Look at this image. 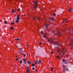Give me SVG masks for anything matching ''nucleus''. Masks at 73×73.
<instances>
[{
  "label": "nucleus",
  "instance_id": "f257e3e1",
  "mask_svg": "<svg viewBox=\"0 0 73 73\" xmlns=\"http://www.w3.org/2000/svg\"><path fill=\"white\" fill-rule=\"evenodd\" d=\"M33 3H36V4L35 6H34V9H37V5H38V2H37L36 1H33Z\"/></svg>",
  "mask_w": 73,
  "mask_h": 73
},
{
  "label": "nucleus",
  "instance_id": "f03ea898",
  "mask_svg": "<svg viewBox=\"0 0 73 73\" xmlns=\"http://www.w3.org/2000/svg\"><path fill=\"white\" fill-rule=\"evenodd\" d=\"M19 49L21 53H23V50L20 48H19Z\"/></svg>",
  "mask_w": 73,
  "mask_h": 73
},
{
  "label": "nucleus",
  "instance_id": "7ed1b4c3",
  "mask_svg": "<svg viewBox=\"0 0 73 73\" xmlns=\"http://www.w3.org/2000/svg\"><path fill=\"white\" fill-rule=\"evenodd\" d=\"M17 20H20V17L19 16V15H18L17 16Z\"/></svg>",
  "mask_w": 73,
  "mask_h": 73
},
{
  "label": "nucleus",
  "instance_id": "20e7f679",
  "mask_svg": "<svg viewBox=\"0 0 73 73\" xmlns=\"http://www.w3.org/2000/svg\"><path fill=\"white\" fill-rule=\"evenodd\" d=\"M62 54H65V51H64V49H63Z\"/></svg>",
  "mask_w": 73,
  "mask_h": 73
},
{
  "label": "nucleus",
  "instance_id": "39448f33",
  "mask_svg": "<svg viewBox=\"0 0 73 73\" xmlns=\"http://www.w3.org/2000/svg\"><path fill=\"white\" fill-rule=\"evenodd\" d=\"M68 11H69L70 12H72L73 11V9H69Z\"/></svg>",
  "mask_w": 73,
  "mask_h": 73
},
{
  "label": "nucleus",
  "instance_id": "423d86ee",
  "mask_svg": "<svg viewBox=\"0 0 73 73\" xmlns=\"http://www.w3.org/2000/svg\"><path fill=\"white\" fill-rule=\"evenodd\" d=\"M46 29H47L48 28V27L49 26V25H47L46 24Z\"/></svg>",
  "mask_w": 73,
  "mask_h": 73
},
{
  "label": "nucleus",
  "instance_id": "0eeeda50",
  "mask_svg": "<svg viewBox=\"0 0 73 73\" xmlns=\"http://www.w3.org/2000/svg\"><path fill=\"white\" fill-rule=\"evenodd\" d=\"M30 72V70H29V69H27V73H29V72Z\"/></svg>",
  "mask_w": 73,
  "mask_h": 73
},
{
  "label": "nucleus",
  "instance_id": "6e6552de",
  "mask_svg": "<svg viewBox=\"0 0 73 73\" xmlns=\"http://www.w3.org/2000/svg\"><path fill=\"white\" fill-rule=\"evenodd\" d=\"M27 62H28V64H31V62H30V61L28 60L27 61Z\"/></svg>",
  "mask_w": 73,
  "mask_h": 73
},
{
  "label": "nucleus",
  "instance_id": "1a4fd4ad",
  "mask_svg": "<svg viewBox=\"0 0 73 73\" xmlns=\"http://www.w3.org/2000/svg\"><path fill=\"white\" fill-rule=\"evenodd\" d=\"M52 42H53V40H52V39H51V40H50V44H52Z\"/></svg>",
  "mask_w": 73,
  "mask_h": 73
},
{
  "label": "nucleus",
  "instance_id": "9d476101",
  "mask_svg": "<svg viewBox=\"0 0 73 73\" xmlns=\"http://www.w3.org/2000/svg\"><path fill=\"white\" fill-rule=\"evenodd\" d=\"M55 45H57V47H58V43H55Z\"/></svg>",
  "mask_w": 73,
  "mask_h": 73
},
{
  "label": "nucleus",
  "instance_id": "9b49d317",
  "mask_svg": "<svg viewBox=\"0 0 73 73\" xmlns=\"http://www.w3.org/2000/svg\"><path fill=\"white\" fill-rule=\"evenodd\" d=\"M53 68L52 67H51V70L52 72H53Z\"/></svg>",
  "mask_w": 73,
  "mask_h": 73
},
{
  "label": "nucleus",
  "instance_id": "f8f14e48",
  "mask_svg": "<svg viewBox=\"0 0 73 73\" xmlns=\"http://www.w3.org/2000/svg\"><path fill=\"white\" fill-rule=\"evenodd\" d=\"M25 56H26V54H23V57H25Z\"/></svg>",
  "mask_w": 73,
  "mask_h": 73
},
{
  "label": "nucleus",
  "instance_id": "ddd939ff",
  "mask_svg": "<svg viewBox=\"0 0 73 73\" xmlns=\"http://www.w3.org/2000/svg\"><path fill=\"white\" fill-rule=\"evenodd\" d=\"M15 40H17V41H19V40H20V39L18 38L17 39L15 38Z\"/></svg>",
  "mask_w": 73,
  "mask_h": 73
},
{
  "label": "nucleus",
  "instance_id": "4468645a",
  "mask_svg": "<svg viewBox=\"0 0 73 73\" xmlns=\"http://www.w3.org/2000/svg\"><path fill=\"white\" fill-rule=\"evenodd\" d=\"M15 12V11H14L13 10H12L11 11L12 13H13V12Z\"/></svg>",
  "mask_w": 73,
  "mask_h": 73
},
{
  "label": "nucleus",
  "instance_id": "2eb2a0df",
  "mask_svg": "<svg viewBox=\"0 0 73 73\" xmlns=\"http://www.w3.org/2000/svg\"><path fill=\"white\" fill-rule=\"evenodd\" d=\"M32 66H35V64H31Z\"/></svg>",
  "mask_w": 73,
  "mask_h": 73
},
{
  "label": "nucleus",
  "instance_id": "dca6fc26",
  "mask_svg": "<svg viewBox=\"0 0 73 73\" xmlns=\"http://www.w3.org/2000/svg\"><path fill=\"white\" fill-rule=\"evenodd\" d=\"M24 62H25V64H27V62H26V60H25L23 61Z\"/></svg>",
  "mask_w": 73,
  "mask_h": 73
},
{
  "label": "nucleus",
  "instance_id": "f3484780",
  "mask_svg": "<svg viewBox=\"0 0 73 73\" xmlns=\"http://www.w3.org/2000/svg\"><path fill=\"white\" fill-rule=\"evenodd\" d=\"M50 20H52V21H54V20L52 18H50Z\"/></svg>",
  "mask_w": 73,
  "mask_h": 73
},
{
  "label": "nucleus",
  "instance_id": "a211bd4d",
  "mask_svg": "<svg viewBox=\"0 0 73 73\" xmlns=\"http://www.w3.org/2000/svg\"><path fill=\"white\" fill-rule=\"evenodd\" d=\"M42 62H41V60H39V61H38L39 64H40V63H41Z\"/></svg>",
  "mask_w": 73,
  "mask_h": 73
},
{
  "label": "nucleus",
  "instance_id": "6ab92c4d",
  "mask_svg": "<svg viewBox=\"0 0 73 73\" xmlns=\"http://www.w3.org/2000/svg\"><path fill=\"white\" fill-rule=\"evenodd\" d=\"M4 23H5V24H7V21H4Z\"/></svg>",
  "mask_w": 73,
  "mask_h": 73
},
{
  "label": "nucleus",
  "instance_id": "aec40b11",
  "mask_svg": "<svg viewBox=\"0 0 73 73\" xmlns=\"http://www.w3.org/2000/svg\"><path fill=\"white\" fill-rule=\"evenodd\" d=\"M10 28H11V29H12V30H13V29H14V28L12 27H11Z\"/></svg>",
  "mask_w": 73,
  "mask_h": 73
},
{
  "label": "nucleus",
  "instance_id": "412c9836",
  "mask_svg": "<svg viewBox=\"0 0 73 73\" xmlns=\"http://www.w3.org/2000/svg\"><path fill=\"white\" fill-rule=\"evenodd\" d=\"M20 64H22V60H20Z\"/></svg>",
  "mask_w": 73,
  "mask_h": 73
},
{
  "label": "nucleus",
  "instance_id": "4be33fe9",
  "mask_svg": "<svg viewBox=\"0 0 73 73\" xmlns=\"http://www.w3.org/2000/svg\"><path fill=\"white\" fill-rule=\"evenodd\" d=\"M67 19H66V20H64V22H66V23H67Z\"/></svg>",
  "mask_w": 73,
  "mask_h": 73
},
{
  "label": "nucleus",
  "instance_id": "5701e85b",
  "mask_svg": "<svg viewBox=\"0 0 73 73\" xmlns=\"http://www.w3.org/2000/svg\"><path fill=\"white\" fill-rule=\"evenodd\" d=\"M11 25H13V24H15V23H14L13 22H12L11 23Z\"/></svg>",
  "mask_w": 73,
  "mask_h": 73
},
{
  "label": "nucleus",
  "instance_id": "b1692460",
  "mask_svg": "<svg viewBox=\"0 0 73 73\" xmlns=\"http://www.w3.org/2000/svg\"><path fill=\"white\" fill-rule=\"evenodd\" d=\"M15 22H16V23H19V21H18L17 20H16Z\"/></svg>",
  "mask_w": 73,
  "mask_h": 73
},
{
  "label": "nucleus",
  "instance_id": "393cba45",
  "mask_svg": "<svg viewBox=\"0 0 73 73\" xmlns=\"http://www.w3.org/2000/svg\"><path fill=\"white\" fill-rule=\"evenodd\" d=\"M57 35H60V33H57Z\"/></svg>",
  "mask_w": 73,
  "mask_h": 73
},
{
  "label": "nucleus",
  "instance_id": "a878e982",
  "mask_svg": "<svg viewBox=\"0 0 73 73\" xmlns=\"http://www.w3.org/2000/svg\"><path fill=\"white\" fill-rule=\"evenodd\" d=\"M37 64V62H36V61H35V64Z\"/></svg>",
  "mask_w": 73,
  "mask_h": 73
},
{
  "label": "nucleus",
  "instance_id": "bb28decb",
  "mask_svg": "<svg viewBox=\"0 0 73 73\" xmlns=\"http://www.w3.org/2000/svg\"><path fill=\"white\" fill-rule=\"evenodd\" d=\"M41 34H42V35L43 34V31H41Z\"/></svg>",
  "mask_w": 73,
  "mask_h": 73
},
{
  "label": "nucleus",
  "instance_id": "cd10ccee",
  "mask_svg": "<svg viewBox=\"0 0 73 73\" xmlns=\"http://www.w3.org/2000/svg\"><path fill=\"white\" fill-rule=\"evenodd\" d=\"M39 44L41 45V44H42V42H39Z\"/></svg>",
  "mask_w": 73,
  "mask_h": 73
},
{
  "label": "nucleus",
  "instance_id": "c85d7f7f",
  "mask_svg": "<svg viewBox=\"0 0 73 73\" xmlns=\"http://www.w3.org/2000/svg\"><path fill=\"white\" fill-rule=\"evenodd\" d=\"M57 51H58V52H60V49H59L58 50H57Z\"/></svg>",
  "mask_w": 73,
  "mask_h": 73
},
{
  "label": "nucleus",
  "instance_id": "c756f323",
  "mask_svg": "<svg viewBox=\"0 0 73 73\" xmlns=\"http://www.w3.org/2000/svg\"><path fill=\"white\" fill-rule=\"evenodd\" d=\"M17 10L19 11H20V9H17Z\"/></svg>",
  "mask_w": 73,
  "mask_h": 73
},
{
  "label": "nucleus",
  "instance_id": "7c9ffc66",
  "mask_svg": "<svg viewBox=\"0 0 73 73\" xmlns=\"http://www.w3.org/2000/svg\"><path fill=\"white\" fill-rule=\"evenodd\" d=\"M41 19V18H40V17H38V20H40V19Z\"/></svg>",
  "mask_w": 73,
  "mask_h": 73
},
{
  "label": "nucleus",
  "instance_id": "2f4dec72",
  "mask_svg": "<svg viewBox=\"0 0 73 73\" xmlns=\"http://www.w3.org/2000/svg\"><path fill=\"white\" fill-rule=\"evenodd\" d=\"M62 61H63V62H65V60H64V59H63L62 60Z\"/></svg>",
  "mask_w": 73,
  "mask_h": 73
},
{
  "label": "nucleus",
  "instance_id": "473e14b6",
  "mask_svg": "<svg viewBox=\"0 0 73 73\" xmlns=\"http://www.w3.org/2000/svg\"><path fill=\"white\" fill-rule=\"evenodd\" d=\"M50 53H52V54L54 53V52H51Z\"/></svg>",
  "mask_w": 73,
  "mask_h": 73
},
{
  "label": "nucleus",
  "instance_id": "72a5a7b5",
  "mask_svg": "<svg viewBox=\"0 0 73 73\" xmlns=\"http://www.w3.org/2000/svg\"><path fill=\"white\" fill-rule=\"evenodd\" d=\"M68 64V63L66 62H65L64 63V64Z\"/></svg>",
  "mask_w": 73,
  "mask_h": 73
},
{
  "label": "nucleus",
  "instance_id": "f704fd0d",
  "mask_svg": "<svg viewBox=\"0 0 73 73\" xmlns=\"http://www.w3.org/2000/svg\"><path fill=\"white\" fill-rule=\"evenodd\" d=\"M26 68H27V69H29V68H28V66Z\"/></svg>",
  "mask_w": 73,
  "mask_h": 73
},
{
  "label": "nucleus",
  "instance_id": "c9c22d12",
  "mask_svg": "<svg viewBox=\"0 0 73 73\" xmlns=\"http://www.w3.org/2000/svg\"><path fill=\"white\" fill-rule=\"evenodd\" d=\"M32 69L33 70H35V68H32Z\"/></svg>",
  "mask_w": 73,
  "mask_h": 73
},
{
  "label": "nucleus",
  "instance_id": "e433bc0d",
  "mask_svg": "<svg viewBox=\"0 0 73 73\" xmlns=\"http://www.w3.org/2000/svg\"><path fill=\"white\" fill-rule=\"evenodd\" d=\"M71 45L72 46H73V43H71Z\"/></svg>",
  "mask_w": 73,
  "mask_h": 73
},
{
  "label": "nucleus",
  "instance_id": "4c0bfd02",
  "mask_svg": "<svg viewBox=\"0 0 73 73\" xmlns=\"http://www.w3.org/2000/svg\"><path fill=\"white\" fill-rule=\"evenodd\" d=\"M33 20H35V19H36V18H35V17L33 18Z\"/></svg>",
  "mask_w": 73,
  "mask_h": 73
},
{
  "label": "nucleus",
  "instance_id": "58836bf2",
  "mask_svg": "<svg viewBox=\"0 0 73 73\" xmlns=\"http://www.w3.org/2000/svg\"><path fill=\"white\" fill-rule=\"evenodd\" d=\"M47 40L48 42H49V43H50V41H49V39H47Z\"/></svg>",
  "mask_w": 73,
  "mask_h": 73
},
{
  "label": "nucleus",
  "instance_id": "ea45409f",
  "mask_svg": "<svg viewBox=\"0 0 73 73\" xmlns=\"http://www.w3.org/2000/svg\"><path fill=\"white\" fill-rule=\"evenodd\" d=\"M53 16H56V14H54Z\"/></svg>",
  "mask_w": 73,
  "mask_h": 73
},
{
  "label": "nucleus",
  "instance_id": "a19ab883",
  "mask_svg": "<svg viewBox=\"0 0 73 73\" xmlns=\"http://www.w3.org/2000/svg\"><path fill=\"white\" fill-rule=\"evenodd\" d=\"M44 38H46V35H44Z\"/></svg>",
  "mask_w": 73,
  "mask_h": 73
},
{
  "label": "nucleus",
  "instance_id": "79ce46f5",
  "mask_svg": "<svg viewBox=\"0 0 73 73\" xmlns=\"http://www.w3.org/2000/svg\"><path fill=\"white\" fill-rule=\"evenodd\" d=\"M16 60L17 61H18V60H19V59H18V58H17Z\"/></svg>",
  "mask_w": 73,
  "mask_h": 73
},
{
  "label": "nucleus",
  "instance_id": "37998d69",
  "mask_svg": "<svg viewBox=\"0 0 73 73\" xmlns=\"http://www.w3.org/2000/svg\"><path fill=\"white\" fill-rule=\"evenodd\" d=\"M23 60V61H25V59L24 58H23L22 59Z\"/></svg>",
  "mask_w": 73,
  "mask_h": 73
},
{
  "label": "nucleus",
  "instance_id": "c03bdc74",
  "mask_svg": "<svg viewBox=\"0 0 73 73\" xmlns=\"http://www.w3.org/2000/svg\"><path fill=\"white\" fill-rule=\"evenodd\" d=\"M66 70L67 71H68V69H67V68H66Z\"/></svg>",
  "mask_w": 73,
  "mask_h": 73
},
{
  "label": "nucleus",
  "instance_id": "a18cd8bd",
  "mask_svg": "<svg viewBox=\"0 0 73 73\" xmlns=\"http://www.w3.org/2000/svg\"><path fill=\"white\" fill-rule=\"evenodd\" d=\"M57 58H59V57L58 56H57Z\"/></svg>",
  "mask_w": 73,
  "mask_h": 73
},
{
  "label": "nucleus",
  "instance_id": "49530a36",
  "mask_svg": "<svg viewBox=\"0 0 73 73\" xmlns=\"http://www.w3.org/2000/svg\"><path fill=\"white\" fill-rule=\"evenodd\" d=\"M63 69H65V67H63Z\"/></svg>",
  "mask_w": 73,
  "mask_h": 73
},
{
  "label": "nucleus",
  "instance_id": "de8ad7c7",
  "mask_svg": "<svg viewBox=\"0 0 73 73\" xmlns=\"http://www.w3.org/2000/svg\"><path fill=\"white\" fill-rule=\"evenodd\" d=\"M35 71L36 72H37V70H35Z\"/></svg>",
  "mask_w": 73,
  "mask_h": 73
},
{
  "label": "nucleus",
  "instance_id": "09e8293b",
  "mask_svg": "<svg viewBox=\"0 0 73 73\" xmlns=\"http://www.w3.org/2000/svg\"><path fill=\"white\" fill-rule=\"evenodd\" d=\"M11 66H12V64H11Z\"/></svg>",
  "mask_w": 73,
  "mask_h": 73
},
{
  "label": "nucleus",
  "instance_id": "8fccbe9b",
  "mask_svg": "<svg viewBox=\"0 0 73 73\" xmlns=\"http://www.w3.org/2000/svg\"><path fill=\"white\" fill-rule=\"evenodd\" d=\"M64 70V71H65V69H64V70Z\"/></svg>",
  "mask_w": 73,
  "mask_h": 73
},
{
  "label": "nucleus",
  "instance_id": "3c124183",
  "mask_svg": "<svg viewBox=\"0 0 73 73\" xmlns=\"http://www.w3.org/2000/svg\"><path fill=\"white\" fill-rule=\"evenodd\" d=\"M70 40H72V39H70Z\"/></svg>",
  "mask_w": 73,
  "mask_h": 73
},
{
  "label": "nucleus",
  "instance_id": "603ef678",
  "mask_svg": "<svg viewBox=\"0 0 73 73\" xmlns=\"http://www.w3.org/2000/svg\"><path fill=\"white\" fill-rule=\"evenodd\" d=\"M60 56H61V54H60Z\"/></svg>",
  "mask_w": 73,
  "mask_h": 73
},
{
  "label": "nucleus",
  "instance_id": "864d4df0",
  "mask_svg": "<svg viewBox=\"0 0 73 73\" xmlns=\"http://www.w3.org/2000/svg\"><path fill=\"white\" fill-rule=\"evenodd\" d=\"M68 30H69V29H68Z\"/></svg>",
  "mask_w": 73,
  "mask_h": 73
},
{
  "label": "nucleus",
  "instance_id": "5fc2aeb1",
  "mask_svg": "<svg viewBox=\"0 0 73 73\" xmlns=\"http://www.w3.org/2000/svg\"><path fill=\"white\" fill-rule=\"evenodd\" d=\"M68 4H69V3H68Z\"/></svg>",
  "mask_w": 73,
  "mask_h": 73
},
{
  "label": "nucleus",
  "instance_id": "6e6d98bb",
  "mask_svg": "<svg viewBox=\"0 0 73 73\" xmlns=\"http://www.w3.org/2000/svg\"><path fill=\"white\" fill-rule=\"evenodd\" d=\"M27 46H28V45H27Z\"/></svg>",
  "mask_w": 73,
  "mask_h": 73
},
{
  "label": "nucleus",
  "instance_id": "4d7b16f0",
  "mask_svg": "<svg viewBox=\"0 0 73 73\" xmlns=\"http://www.w3.org/2000/svg\"><path fill=\"white\" fill-rule=\"evenodd\" d=\"M27 49H28V47H27Z\"/></svg>",
  "mask_w": 73,
  "mask_h": 73
},
{
  "label": "nucleus",
  "instance_id": "13d9d810",
  "mask_svg": "<svg viewBox=\"0 0 73 73\" xmlns=\"http://www.w3.org/2000/svg\"><path fill=\"white\" fill-rule=\"evenodd\" d=\"M17 47H18V46H17Z\"/></svg>",
  "mask_w": 73,
  "mask_h": 73
},
{
  "label": "nucleus",
  "instance_id": "bf43d9fd",
  "mask_svg": "<svg viewBox=\"0 0 73 73\" xmlns=\"http://www.w3.org/2000/svg\"><path fill=\"white\" fill-rule=\"evenodd\" d=\"M16 57H17V56H16Z\"/></svg>",
  "mask_w": 73,
  "mask_h": 73
},
{
  "label": "nucleus",
  "instance_id": "052dcab7",
  "mask_svg": "<svg viewBox=\"0 0 73 73\" xmlns=\"http://www.w3.org/2000/svg\"><path fill=\"white\" fill-rule=\"evenodd\" d=\"M34 54L35 55V54Z\"/></svg>",
  "mask_w": 73,
  "mask_h": 73
},
{
  "label": "nucleus",
  "instance_id": "680f3d73",
  "mask_svg": "<svg viewBox=\"0 0 73 73\" xmlns=\"http://www.w3.org/2000/svg\"><path fill=\"white\" fill-rule=\"evenodd\" d=\"M72 73H73V72H72Z\"/></svg>",
  "mask_w": 73,
  "mask_h": 73
}]
</instances>
